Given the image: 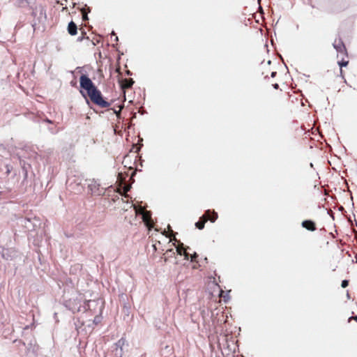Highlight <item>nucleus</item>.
<instances>
[{
	"mask_svg": "<svg viewBox=\"0 0 357 357\" xmlns=\"http://www.w3.org/2000/svg\"><path fill=\"white\" fill-rule=\"evenodd\" d=\"M83 301V298L81 296H79L74 299L73 301L70 300L68 302L67 306H69L70 310L75 313V312H84L87 310H91L92 309H95L98 301L96 300H87L84 301V303H81Z\"/></svg>",
	"mask_w": 357,
	"mask_h": 357,
	"instance_id": "1",
	"label": "nucleus"
},
{
	"mask_svg": "<svg viewBox=\"0 0 357 357\" xmlns=\"http://www.w3.org/2000/svg\"><path fill=\"white\" fill-rule=\"evenodd\" d=\"M90 98V100L98 106L102 108H106L110 106V102L106 101L102 95L100 91L96 87L94 89L91 90L89 93L87 94Z\"/></svg>",
	"mask_w": 357,
	"mask_h": 357,
	"instance_id": "2",
	"label": "nucleus"
},
{
	"mask_svg": "<svg viewBox=\"0 0 357 357\" xmlns=\"http://www.w3.org/2000/svg\"><path fill=\"white\" fill-rule=\"evenodd\" d=\"M90 98V100L98 106L102 108H106L110 106V102L106 101L102 95L100 91L96 87L94 89L91 90L89 93L87 94Z\"/></svg>",
	"mask_w": 357,
	"mask_h": 357,
	"instance_id": "3",
	"label": "nucleus"
},
{
	"mask_svg": "<svg viewBox=\"0 0 357 357\" xmlns=\"http://www.w3.org/2000/svg\"><path fill=\"white\" fill-rule=\"evenodd\" d=\"M32 10L31 15L33 20L38 22H43L47 20L46 11L44 7L40 5H35L34 3L29 7Z\"/></svg>",
	"mask_w": 357,
	"mask_h": 357,
	"instance_id": "4",
	"label": "nucleus"
},
{
	"mask_svg": "<svg viewBox=\"0 0 357 357\" xmlns=\"http://www.w3.org/2000/svg\"><path fill=\"white\" fill-rule=\"evenodd\" d=\"M132 206H133L136 214L142 215V220L146 224V225L147 227H151L153 223L151 211H146L142 207L137 208L134 204H132L131 207Z\"/></svg>",
	"mask_w": 357,
	"mask_h": 357,
	"instance_id": "5",
	"label": "nucleus"
},
{
	"mask_svg": "<svg viewBox=\"0 0 357 357\" xmlns=\"http://www.w3.org/2000/svg\"><path fill=\"white\" fill-rule=\"evenodd\" d=\"M79 86L86 91L87 94L96 87L88 75L84 74L79 77Z\"/></svg>",
	"mask_w": 357,
	"mask_h": 357,
	"instance_id": "6",
	"label": "nucleus"
},
{
	"mask_svg": "<svg viewBox=\"0 0 357 357\" xmlns=\"http://www.w3.org/2000/svg\"><path fill=\"white\" fill-rule=\"evenodd\" d=\"M176 249L178 255L181 256L183 255L185 260H190L191 261H194L198 257V255L196 252L190 255L189 253L185 252V250L189 249V247L185 248L183 243L179 242V244L176 247Z\"/></svg>",
	"mask_w": 357,
	"mask_h": 357,
	"instance_id": "7",
	"label": "nucleus"
},
{
	"mask_svg": "<svg viewBox=\"0 0 357 357\" xmlns=\"http://www.w3.org/2000/svg\"><path fill=\"white\" fill-rule=\"evenodd\" d=\"M88 188L91 191V193L94 195H103L105 192V189L103 188H100L99 183H98L95 180L91 181V182L88 184Z\"/></svg>",
	"mask_w": 357,
	"mask_h": 357,
	"instance_id": "8",
	"label": "nucleus"
},
{
	"mask_svg": "<svg viewBox=\"0 0 357 357\" xmlns=\"http://www.w3.org/2000/svg\"><path fill=\"white\" fill-rule=\"evenodd\" d=\"M66 184L71 190H73L75 192H81L83 188L81 184V181L74 178H68L67 179Z\"/></svg>",
	"mask_w": 357,
	"mask_h": 357,
	"instance_id": "9",
	"label": "nucleus"
},
{
	"mask_svg": "<svg viewBox=\"0 0 357 357\" xmlns=\"http://www.w3.org/2000/svg\"><path fill=\"white\" fill-rule=\"evenodd\" d=\"M0 254L6 260H12L14 257H17V252L13 249L4 248L0 247Z\"/></svg>",
	"mask_w": 357,
	"mask_h": 357,
	"instance_id": "10",
	"label": "nucleus"
},
{
	"mask_svg": "<svg viewBox=\"0 0 357 357\" xmlns=\"http://www.w3.org/2000/svg\"><path fill=\"white\" fill-rule=\"evenodd\" d=\"M38 220L36 219H34L33 221H32L30 218H24L21 220L22 225H23L29 231L35 230L36 227L38 226Z\"/></svg>",
	"mask_w": 357,
	"mask_h": 357,
	"instance_id": "11",
	"label": "nucleus"
},
{
	"mask_svg": "<svg viewBox=\"0 0 357 357\" xmlns=\"http://www.w3.org/2000/svg\"><path fill=\"white\" fill-rule=\"evenodd\" d=\"M26 153V155H19L18 158H19V160H20V165L22 167V169L26 172V173L27 172V168L26 167V165H28V167H30V164H29L28 162H26L24 159H22V158H26L28 157L29 158H35L36 156V153L35 151H30V152H27V151H24Z\"/></svg>",
	"mask_w": 357,
	"mask_h": 357,
	"instance_id": "12",
	"label": "nucleus"
},
{
	"mask_svg": "<svg viewBox=\"0 0 357 357\" xmlns=\"http://www.w3.org/2000/svg\"><path fill=\"white\" fill-rule=\"evenodd\" d=\"M333 46L335 49V50L337 51V53H340V54H342L344 55H347L346 47L341 38H339L338 40L336 39L334 41V43H333Z\"/></svg>",
	"mask_w": 357,
	"mask_h": 357,
	"instance_id": "13",
	"label": "nucleus"
},
{
	"mask_svg": "<svg viewBox=\"0 0 357 357\" xmlns=\"http://www.w3.org/2000/svg\"><path fill=\"white\" fill-rule=\"evenodd\" d=\"M301 226L305 229L314 231L317 229L315 222L312 220H305L301 222Z\"/></svg>",
	"mask_w": 357,
	"mask_h": 357,
	"instance_id": "14",
	"label": "nucleus"
},
{
	"mask_svg": "<svg viewBox=\"0 0 357 357\" xmlns=\"http://www.w3.org/2000/svg\"><path fill=\"white\" fill-rule=\"evenodd\" d=\"M204 215L206 216L208 220H210L211 222H215L218 218V213L215 211L210 209L206 210Z\"/></svg>",
	"mask_w": 357,
	"mask_h": 357,
	"instance_id": "15",
	"label": "nucleus"
},
{
	"mask_svg": "<svg viewBox=\"0 0 357 357\" xmlns=\"http://www.w3.org/2000/svg\"><path fill=\"white\" fill-rule=\"evenodd\" d=\"M125 339L123 338H121L116 343V355L118 356L119 355L120 357H121L122 356V347L124 345V343H125Z\"/></svg>",
	"mask_w": 357,
	"mask_h": 357,
	"instance_id": "16",
	"label": "nucleus"
},
{
	"mask_svg": "<svg viewBox=\"0 0 357 357\" xmlns=\"http://www.w3.org/2000/svg\"><path fill=\"white\" fill-rule=\"evenodd\" d=\"M208 220L206 216L205 215H202L200 218H199V220L197 221L196 223H195V227L199 229H203L204 228V226H205V223Z\"/></svg>",
	"mask_w": 357,
	"mask_h": 357,
	"instance_id": "17",
	"label": "nucleus"
},
{
	"mask_svg": "<svg viewBox=\"0 0 357 357\" xmlns=\"http://www.w3.org/2000/svg\"><path fill=\"white\" fill-rule=\"evenodd\" d=\"M19 7L25 8L30 7L33 3V0H17Z\"/></svg>",
	"mask_w": 357,
	"mask_h": 357,
	"instance_id": "18",
	"label": "nucleus"
},
{
	"mask_svg": "<svg viewBox=\"0 0 357 357\" xmlns=\"http://www.w3.org/2000/svg\"><path fill=\"white\" fill-rule=\"evenodd\" d=\"M68 31L72 36L75 35L77 33V24H68Z\"/></svg>",
	"mask_w": 357,
	"mask_h": 357,
	"instance_id": "19",
	"label": "nucleus"
},
{
	"mask_svg": "<svg viewBox=\"0 0 357 357\" xmlns=\"http://www.w3.org/2000/svg\"><path fill=\"white\" fill-rule=\"evenodd\" d=\"M123 85L126 88H130L132 86L133 84L135 83L134 80L131 78L130 79H124L122 80Z\"/></svg>",
	"mask_w": 357,
	"mask_h": 357,
	"instance_id": "20",
	"label": "nucleus"
},
{
	"mask_svg": "<svg viewBox=\"0 0 357 357\" xmlns=\"http://www.w3.org/2000/svg\"><path fill=\"white\" fill-rule=\"evenodd\" d=\"M349 63V61H345L342 59V61H338V65L342 68V67H346Z\"/></svg>",
	"mask_w": 357,
	"mask_h": 357,
	"instance_id": "21",
	"label": "nucleus"
},
{
	"mask_svg": "<svg viewBox=\"0 0 357 357\" xmlns=\"http://www.w3.org/2000/svg\"><path fill=\"white\" fill-rule=\"evenodd\" d=\"M82 21H88L89 19L88 17V13L84 11V10H82Z\"/></svg>",
	"mask_w": 357,
	"mask_h": 357,
	"instance_id": "22",
	"label": "nucleus"
},
{
	"mask_svg": "<svg viewBox=\"0 0 357 357\" xmlns=\"http://www.w3.org/2000/svg\"><path fill=\"white\" fill-rule=\"evenodd\" d=\"M111 39H112V40H114L116 42L119 40L118 36L116 35V33L114 31L111 33Z\"/></svg>",
	"mask_w": 357,
	"mask_h": 357,
	"instance_id": "23",
	"label": "nucleus"
},
{
	"mask_svg": "<svg viewBox=\"0 0 357 357\" xmlns=\"http://www.w3.org/2000/svg\"><path fill=\"white\" fill-rule=\"evenodd\" d=\"M349 285V281L344 280L342 281L341 286L342 288H346Z\"/></svg>",
	"mask_w": 357,
	"mask_h": 357,
	"instance_id": "24",
	"label": "nucleus"
},
{
	"mask_svg": "<svg viewBox=\"0 0 357 357\" xmlns=\"http://www.w3.org/2000/svg\"><path fill=\"white\" fill-rule=\"evenodd\" d=\"M351 319H354L356 321H357V315L350 317L349 319V321H350Z\"/></svg>",
	"mask_w": 357,
	"mask_h": 357,
	"instance_id": "25",
	"label": "nucleus"
},
{
	"mask_svg": "<svg viewBox=\"0 0 357 357\" xmlns=\"http://www.w3.org/2000/svg\"><path fill=\"white\" fill-rule=\"evenodd\" d=\"M273 88H274V89H278L279 88V85H278V84H273Z\"/></svg>",
	"mask_w": 357,
	"mask_h": 357,
	"instance_id": "26",
	"label": "nucleus"
},
{
	"mask_svg": "<svg viewBox=\"0 0 357 357\" xmlns=\"http://www.w3.org/2000/svg\"><path fill=\"white\" fill-rule=\"evenodd\" d=\"M114 112L116 114L117 116H119L120 110L116 111V110L114 109Z\"/></svg>",
	"mask_w": 357,
	"mask_h": 357,
	"instance_id": "27",
	"label": "nucleus"
},
{
	"mask_svg": "<svg viewBox=\"0 0 357 357\" xmlns=\"http://www.w3.org/2000/svg\"><path fill=\"white\" fill-rule=\"evenodd\" d=\"M4 151V149L3 147L1 146H0V155L1 154V153Z\"/></svg>",
	"mask_w": 357,
	"mask_h": 357,
	"instance_id": "28",
	"label": "nucleus"
},
{
	"mask_svg": "<svg viewBox=\"0 0 357 357\" xmlns=\"http://www.w3.org/2000/svg\"><path fill=\"white\" fill-rule=\"evenodd\" d=\"M37 24H32V28H33V30L35 31L36 30V26Z\"/></svg>",
	"mask_w": 357,
	"mask_h": 357,
	"instance_id": "29",
	"label": "nucleus"
},
{
	"mask_svg": "<svg viewBox=\"0 0 357 357\" xmlns=\"http://www.w3.org/2000/svg\"><path fill=\"white\" fill-rule=\"evenodd\" d=\"M276 75V72H272L271 73V77H274Z\"/></svg>",
	"mask_w": 357,
	"mask_h": 357,
	"instance_id": "30",
	"label": "nucleus"
},
{
	"mask_svg": "<svg viewBox=\"0 0 357 357\" xmlns=\"http://www.w3.org/2000/svg\"><path fill=\"white\" fill-rule=\"evenodd\" d=\"M45 121L46 122L49 123H52V121H51V120H50V119H46Z\"/></svg>",
	"mask_w": 357,
	"mask_h": 357,
	"instance_id": "31",
	"label": "nucleus"
},
{
	"mask_svg": "<svg viewBox=\"0 0 357 357\" xmlns=\"http://www.w3.org/2000/svg\"><path fill=\"white\" fill-rule=\"evenodd\" d=\"M126 74H127L128 75H132V73H131L130 70H128V71L126 72Z\"/></svg>",
	"mask_w": 357,
	"mask_h": 357,
	"instance_id": "32",
	"label": "nucleus"
},
{
	"mask_svg": "<svg viewBox=\"0 0 357 357\" xmlns=\"http://www.w3.org/2000/svg\"><path fill=\"white\" fill-rule=\"evenodd\" d=\"M167 252H173V250L172 249H169L167 251Z\"/></svg>",
	"mask_w": 357,
	"mask_h": 357,
	"instance_id": "33",
	"label": "nucleus"
},
{
	"mask_svg": "<svg viewBox=\"0 0 357 357\" xmlns=\"http://www.w3.org/2000/svg\"><path fill=\"white\" fill-rule=\"evenodd\" d=\"M82 40V37H79L77 40L81 41Z\"/></svg>",
	"mask_w": 357,
	"mask_h": 357,
	"instance_id": "34",
	"label": "nucleus"
},
{
	"mask_svg": "<svg viewBox=\"0 0 357 357\" xmlns=\"http://www.w3.org/2000/svg\"><path fill=\"white\" fill-rule=\"evenodd\" d=\"M310 165L311 167H313V164L312 162L310 164Z\"/></svg>",
	"mask_w": 357,
	"mask_h": 357,
	"instance_id": "35",
	"label": "nucleus"
},
{
	"mask_svg": "<svg viewBox=\"0 0 357 357\" xmlns=\"http://www.w3.org/2000/svg\"><path fill=\"white\" fill-rule=\"evenodd\" d=\"M69 22L73 23V20H70V21Z\"/></svg>",
	"mask_w": 357,
	"mask_h": 357,
	"instance_id": "36",
	"label": "nucleus"
}]
</instances>
